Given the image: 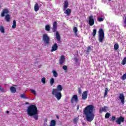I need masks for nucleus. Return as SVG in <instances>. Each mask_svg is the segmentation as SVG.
I'll use <instances>...</instances> for the list:
<instances>
[{"label":"nucleus","mask_w":126,"mask_h":126,"mask_svg":"<svg viewBox=\"0 0 126 126\" xmlns=\"http://www.w3.org/2000/svg\"><path fill=\"white\" fill-rule=\"evenodd\" d=\"M5 19L7 22H9L10 21V15L9 14H7L5 16Z\"/></svg>","instance_id":"obj_20"},{"label":"nucleus","mask_w":126,"mask_h":126,"mask_svg":"<svg viewBox=\"0 0 126 126\" xmlns=\"http://www.w3.org/2000/svg\"><path fill=\"white\" fill-rule=\"evenodd\" d=\"M21 97L23 98V99H29L28 97H27L25 94H21Z\"/></svg>","instance_id":"obj_32"},{"label":"nucleus","mask_w":126,"mask_h":126,"mask_svg":"<svg viewBox=\"0 0 126 126\" xmlns=\"http://www.w3.org/2000/svg\"><path fill=\"white\" fill-rule=\"evenodd\" d=\"M27 114L29 117H33L34 120H38V109L35 105H31L28 107Z\"/></svg>","instance_id":"obj_2"},{"label":"nucleus","mask_w":126,"mask_h":126,"mask_svg":"<svg viewBox=\"0 0 126 126\" xmlns=\"http://www.w3.org/2000/svg\"><path fill=\"white\" fill-rule=\"evenodd\" d=\"M45 122H46H46H47V119H45Z\"/></svg>","instance_id":"obj_49"},{"label":"nucleus","mask_w":126,"mask_h":126,"mask_svg":"<svg viewBox=\"0 0 126 126\" xmlns=\"http://www.w3.org/2000/svg\"><path fill=\"white\" fill-rule=\"evenodd\" d=\"M79 93H80V94H81V90H79Z\"/></svg>","instance_id":"obj_45"},{"label":"nucleus","mask_w":126,"mask_h":126,"mask_svg":"<svg viewBox=\"0 0 126 126\" xmlns=\"http://www.w3.org/2000/svg\"><path fill=\"white\" fill-rule=\"evenodd\" d=\"M124 122H125V117L123 116L118 117L116 120V123H117V125H121L122 123H124Z\"/></svg>","instance_id":"obj_7"},{"label":"nucleus","mask_w":126,"mask_h":126,"mask_svg":"<svg viewBox=\"0 0 126 126\" xmlns=\"http://www.w3.org/2000/svg\"><path fill=\"white\" fill-rule=\"evenodd\" d=\"M90 51H91V47H90V46H89L87 48L86 52L87 53H89Z\"/></svg>","instance_id":"obj_38"},{"label":"nucleus","mask_w":126,"mask_h":126,"mask_svg":"<svg viewBox=\"0 0 126 126\" xmlns=\"http://www.w3.org/2000/svg\"><path fill=\"white\" fill-rule=\"evenodd\" d=\"M10 90L11 93H15V92H16V89L14 87H11Z\"/></svg>","instance_id":"obj_21"},{"label":"nucleus","mask_w":126,"mask_h":126,"mask_svg":"<svg viewBox=\"0 0 126 126\" xmlns=\"http://www.w3.org/2000/svg\"><path fill=\"white\" fill-rule=\"evenodd\" d=\"M41 82H42L43 84H46V78L43 77L41 78Z\"/></svg>","instance_id":"obj_35"},{"label":"nucleus","mask_w":126,"mask_h":126,"mask_svg":"<svg viewBox=\"0 0 126 126\" xmlns=\"http://www.w3.org/2000/svg\"><path fill=\"white\" fill-rule=\"evenodd\" d=\"M64 62H65V57H64L63 55H62L59 59V63L62 65V64L64 63Z\"/></svg>","instance_id":"obj_12"},{"label":"nucleus","mask_w":126,"mask_h":126,"mask_svg":"<svg viewBox=\"0 0 126 126\" xmlns=\"http://www.w3.org/2000/svg\"><path fill=\"white\" fill-rule=\"evenodd\" d=\"M98 41L100 43H103V41L105 38V33H104V30L102 29H99L98 32Z\"/></svg>","instance_id":"obj_4"},{"label":"nucleus","mask_w":126,"mask_h":126,"mask_svg":"<svg viewBox=\"0 0 126 126\" xmlns=\"http://www.w3.org/2000/svg\"><path fill=\"white\" fill-rule=\"evenodd\" d=\"M78 102V97L76 95H73L71 98V103L73 105H76Z\"/></svg>","instance_id":"obj_6"},{"label":"nucleus","mask_w":126,"mask_h":126,"mask_svg":"<svg viewBox=\"0 0 126 126\" xmlns=\"http://www.w3.org/2000/svg\"><path fill=\"white\" fill-rule=\"evenodd\" d=\"M98 20L99 22H102V21H104V18L102 17L98 18Z\"/></svg>","instance_id":"obj_40"},{"label":"nucleus","mask_w":126,"mask_h":126,"mask_svg":"<svg viewBox=\"0 0 126 126\" xmlns=\"http://www.w3.org/2000/svg\"><path fill=\"white\" fill-rule=\"evenodd\" d=\"M126 63V57H125L122 61V64H123V65H125Z\"/></svg>","instance_id":"obj_34"},{"label":"nucleus","mask_w":126,"mask_h":126,"mask_svg":"<svg viewBox=\"0 0 126 126\" xmlns=\"http://www.w3.org/2000/svg\"><path fill=\"white\" fill-rule=\"evenodd\" d=\"M95 108L94 105L90 104L87 106L84 110V114L87 122L91 123L95 117Z\"/></svg>","instance_id":"obj_1"},{"label":"nucleus","mask_w":126,"mask_h":126,"mask_svg":"<svg viewBox=\"0 0 126 126\" xmlns=\"http://www.w3.org/2000/svg\"><path fill=\"white\" fill-rule=\"evenodd\" d=\"M73 32L74 33L75 37H78V29L76 27H74Z\"/></svg>","instance_id":"obj_14"},{"label":"nucleus","mask_w":126,"mask_h":126,"mask_svg":"<svg viewBox=\"0 0 126 126\" xmlns=\"http://www.w3.org/2000/svg\"><path fill=\"white\" fill-rule=\"evenodd\" d=\"M57 22H54L53 23V28H52V31H53V32H56V31H57Z\"/></svg>","instance_id":"obj_17"},{"label":"nucleus","mask_w":126,"mask_h":126,"mask_svg":"<svg viewBox=\"0 0 126 126\" xmlns=\"http://www.w3.org/2000/svg\"><path fill=\"white\" fill-rule=\"evenodd\" d=\"M52 73L54 77H58V72H57L56 70H52Z\"/></svg>","instance_id":"obj_25"},{"label":"nucleus","mask_w":126,"mask_h":126,"mask_svg":"<svg viewBox=\"0 0 126 126\" xmlns=\"http://www.w3.org/2000/svg\"><path fill=\"white\" fill-rule=\"evenodd\" d=\"M57 50H58V44L55 43L52 46L51 52H55V51H57Z\"/></svg>","instance_id":"obj_16"},{"label":"nucleus","mask_w":126,"mask_h":126,"mask_svg":"<svg viewBox=\"0 0 126 126\" xmlns=\"http://www.w3.org/2000/svg\"><path fill=\"white\" fill-rule=\"evenodd\" d=\"M95 21H94V18L93 16H89V24L90 26H93V25L94 24Z\"/></svg>","instance_id":"obj_8"},{"label":"nucleus","mask_w":126,"mask_h":126,"mask_svg":"<svg viewBox=\"0 0 126 126\" xmlns=\"http://www.w3.org/2000/svg\"><path fill=\"white\" fill-rule=\"evenodd\" d=\"M62 91H63V86L58 85L57 86V89L52 90V95L56 98L58 101H60L62 99Z\"/></svg>","instance_id":"obj_3"},{"label":"nucleus","mask_w":126,"mask_h":126,"mask_svg":"<svg viewBox=\"0 0 126 126\" xmlns=\"http://www.w3.org/2000/svg\"><path fill=\"white\" fill-rule=\"evenodd\" d=\"M34 11L37 12L38 10H39V5H38V3H36L34 7Z\"/></svg>","instance_id":"obj_24"},{"label":"nucleus","mask_w":126,"mask_h":126,"mask_svg":"<svg viewBox=\"0 0 126 126\" xmlns=\"http://www.w3.org/2000/svg\"><path fill=\"white\" fill-rule=\"evenodd\" d=\"M108 91H109V90H108V88H106L104 92V97H106V96L108 95Z\"/></svg>","instance_id":"obj_29"},{"label":"nucleus","mask_w":126,"mask_h":126,"mask_svg":"<svg viewBox=\"0 0 126 126\" xmlns=\"http://www.w3.org/2000/svg\"><path fill=\"white\" fill-rule=\"evenodd\" d=\"M0 92H5V90L3 89V88H2L1 87V86H0Z\"/></svg>","instance_id":"obj_41"},{"label":"nucleus","mask_w":126,"mask_h":126,"mask_svg":"<svg viewBox=\"0 0 126 126\" xmlns=\"http://www.w3.org/2000/svg\"><path fill=\"white\" fill-rule=\"evenodd\" d=\"M68 7V2H67V1L66 0L64 1L63 10H65V9H66Z\"/></svg>","instance_id":"obj_19"},{"label":"nucleus","mask_w":126,"mask_h":126,"mask_svg":"<svg viewBox=\"0 0 126 126\" xmlns=\"http://www.w3.org/2000/svg\"><path fill=\"white\" fill-rule=\"evenodd\" d=\"M73 122L75 124H77V123L78 122V117L75 118L73 120Z\"/></svg>","instance_id":"obj_36"},{"label":"nucleus","mask_w":126,"mask_h":126,"mask_svg":"<svg viewBox=\"0 0 126 126\" xmlns=\"http://www.w3.org/2000/svg\"><path fill=\"white\" fill-rule=\"evenodd\" d=\"M50 126H56V121L52 120L50 122Z\"/></svg>","instance_id":"obj_27"},{"label":"nucleus","mask_w":126,"mask_h":126,"mask_svg":"<svg viewBox=\"0 0 126 126\" xmlns=\"http://www.w3.org/2000/svg\"><path fill=\"white\" fill-rule=\"evenodd\" d=\"M114 50H119V44L116 43L114 46Z\"/></svg>","instance_id":"obj_31"},{"label":"nucleus","mask_w":126,"mask_h":126,"mask_svg":"<svg viewBox=\"0 0 126 126\" xmlns=\"http://www.w3.org/2000/svg\"><path fill=\"white\" fill-rule=\"evenodd\" d=\"M63 10L64 11V13L66 14L67 16H69V15H70V13H71V10H70V9L67 8Z\"/></svg>","instance_id":"obj_13"},{"label":"nucleus","mask_w":126,"mask_h":126,"mask_svg":"<svg viewBox=\"0 0 126 126\" xmlns=\"http://www.w3.org/2000/svg\"><path fill=\"white\" fill-rule=\"evenodd\" d=\"M56 38L57 40L58 43H61V35H60V33L58 32H56Z\"/></svg>","instance_id":"obj_15"},{"label":"nucleus","mask_w":126,"mask_h":126,"mask_svg":"<svg viewBox=\"0 0 126 126\" xmlns=\"http://www.w3.org/2000/svg\"><path fill=\"white\" fill-rule=\"evenodd\" d=\"M43 40L46 45H49L50 43V37L47 34H43Z\"/></svg>","instance_id":"obj_5"},{"label":"nucleus","mask_w":126,"mask_h":126,"mask_svg":"<svg viewBox=\"0 0 126 126\" xmlns=\"http://www.w3.org/2000/svg\"><path fill=\"white\" fill-rule=\"evenodd\" d=\"M119 98L120 100L121 101V103L123 105L125 104V95L123 93H121L119 94Z\"/></svg>","instance_id":"obj_10"},{"label":"nucleus","mask_w":126,"mask_h":126,"mask_svg":"<svg viewBox=\"0 0 126 126\" xmlns=\"http://www.w3.org/2000/svg\"><path fill=\"white\" fill-rule=\"evenodd\" d=\"M12 28H13V29H15V28H16V21H15V20H14L13 21V25L12 26Z\"/></svg>","instance_id":"obj_26"},{"label":"nucleus","mask_w":126,"mask_h":126,"mask_svg":"<svg viewBox=\"0 0 126 126\" xmlns=\"http://www.w3.org/2000/svg\"><path fill=\"white\" fill-rule=\"evenodd\" d=\"M0 31L1 33H4V27H3V25H0Z\"/></svg>","instance_id":"obj_23"},{"label":"nucleus","mask_w":126,"mask_h":126,"mask_svg":"<svg viewBox=\"0 0 126 126\" xmlns=\"http://www.w3.org/2000/svg\"><path fill=\"white\" fill-rule=\"evenodd\" d=\"M111 120H112V122H115V121H116V117L112 116L111 118Z\"/></svg>","instance_id":"obj_43"},{"label":"nucleus","mask_w":126,"mask_h":126,"mask_svg":"<svg viewBox=\"0 0 126 126\" xmlns=\"http://www.w3.org/2000/svg\"><path fill=\"white\" fill-rule=\"evenodd\" d=\"M31 92H32V94H34V95L35 96H36V95H37V94L36 93V91H35L33 89H31Z\"/></svg>","instance_id":"obj_37"},{"label":"nucleus","mask_w":126,"mask_h":126,"mask_svg":"<svg viewBox=\"0 0 126 126\" xmlns=\"http://www.w3.org/2000/svg\"><path fill=\"white\" fill-rule=\"evenodd\" d=\"M121 79L122 80H126V73L124 74L123 76L121 77Z\"/></svg>","instance_id":"obj_33"},{"label":"nucleus","mask_w":126,"mask_h":126,"mask_svg":"<svg viewBox=\"0 0 126 126\" xmlns=\"http://www.w3.org/2000/svg\"><path fill=\"white\" fill-rule=\"evenodd\" d=\"M74 61L76 63H78V59H77V58H75L74 59Z\"/></svg>","instance_id":"obj_44"},{"label":"nucleus","mask_w":126,"mask_h":126,"mask_svg":"<svg viewBox=\"0 0 126 126\" xmlns=\"http://www.w3.org/2000/svg\"><path fill=\"white\" fill-rule=\"evenodd\" d=\"M88 96V92L87 91H84L82 94V100H86Z\"/></svg>","instance_id":"obj_11"},{"label":"nucleus","mask_w":126,"mask_h":126,"mask_svg":"<svg viewBox=\"0 0 126 126\" xmlns=\"http://www.w3.org/2000/svg\"><path fill=\"white\" fill-rule=\"evenodd\" d=\"M63 69L64 70H67V66L64 65L63 66Z\"/></svg>","instance_id":"obj_42"},{"label":"nucleus","mask_w":126,"mask_h":126,"mask_svg":"<svg viewBox=\"0 0 126 126\" xmlns=\"http://www.w3.org/2000/svg\"><path fill=\"white\" fill-rule=\"evenodd\" d=\"M45 29L46 31H50V27L49 25H47L45 26Z\"/></svg>","instance_id":"obj_30"},{"label":"nucleus","mask_w":126,"mask_h":126,"mask_svg":"<svg viewBox=\"0 0 126 126\" xmlns=\"http://www.w3.org/2000/svg\"><path fill=\"white\" fill-rule=\"evenodd\" d=\"M9 13V10L7 8L3 9L1 12L0 15L1 17H4L5 14H8Z\"/></svg>","instance_id":"obj_9"},{"label":"nucleus","mask_w":126,"mask_h":126,"mask_svg":"<svg viewBox=\"0 0 126 126\" xmlns=\"http://www.w3.org/2000/svg\"><path fill=\"white\" fill-rule=\"evenodd\" d=\"M109 0V1H111V0Z\"/></svg>","instance_id":"obj_50"},{"label":"nucleus","mask_w":126,"mask_h":126,"mask_svg":"<svg viewBox=\"0 0 126 126\" xmlns=\"http://www.w3.org/2000/svg\"><path fill=\"white\" fill-rule=\"evenodd\" d=\"M110 114L109 113H107L105 115V119H109L110 118Z\"/></svg>","instance_id":"obj_39"},{"label":"nucleus","mask_w":126,"mask_h":126,"mask_svg":"<svg viewBox=\"0 0 126 126\" xmlns=\"http://www.w3.org/2000/svg\"><path fill=\"white\" fill-rule=\"evenodd\" d=\"M29 104V102H27V103H26V105H28Z\"/></svg>","instance_id":"obj_46"},{"label":"nucleus","mask_w":126,"mask_h":126,"mask_svg":"<svg viewBox=\"0 0 126 126\" xmlns=\"http://www.w3.org/2000/svg\"><path fill=\"white\" fill-rule=\"evenodd\" d=\"M96 34H97V30L94 29L93 30V33H92V35L93 37H95V36H96Z\"/></svg>","instance_id":"obj_28"},{"label":"nucleus","mask_w":126,"mask_h":126,"mask_svg":"<svg viewBox=\"0 0 126 126\" xmlns=\"http://www.w3.org/2000/svg\"><path fill=\"white\" fill-rule=\"evenodd\" d=\"M9 113V111H6V113H7V114H8Z\"/></svg>","instance_id":"obj_47"},{"label":"nucleus","mask_w":126,"mask_h":126,"mask_svg":"<svg viewBox=\"0 0 126 126\" xmlns=\"http://www.w3.org/2000/svg\"><path fill=\"white\" fill-rule=\"evenodd\" d=\"M103 112H107V107L104 106L103 107L100 108L99 109V113H103Z\"/></svg>","instance_id":"obj_18"},{"label":"nucleus","mask_w":126,"mask_h":126,"mask_svg":"<svg viewBox=\"0 0 126 126\" xmlns=\"http://www.w3.org/2000/svg\"><path fill=\"white\" fill-rule=\"evenodd\" d=\"M78 109H79V107L78 106L77 108V110H78Z\"/></svg>","instance_id":"obj_48"},{"label":"nucleus","mask_w":126,"mask_h":126,"mask_svg":"<svg viewBox=\"0 0 126 126\" xmlns=\"http://www.w3.org/2000/svg\"><path fill=\"white\" fill-rule=\"evenodd\" d=\"M50 83L51 86H53V85H54V83H55V79H54V78H51L50 79Z\"/></svg>","instance_id":"obj_22"}]
</instances>
